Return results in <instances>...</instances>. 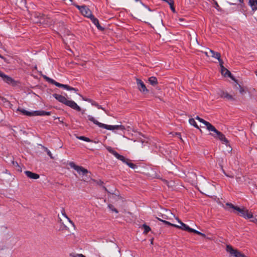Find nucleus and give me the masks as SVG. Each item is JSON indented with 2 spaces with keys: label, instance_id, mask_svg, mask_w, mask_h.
Returning <instances> with one entry per match:
<instances>
[{
  "label": "nucleus",
  "instance_id": "1a4fd4ad",
  "mask_svg": "<svg viewBox=\"0 0 257 257\" xmlns=\"http://www.w3.org/2000/svg\"><path fill=\"white\" fill-rule=\"evenodd\" d=\"M217 95L222 98H226L228 100H234L235 98L232 96V95L229 94L227 92L223 91L222 89H218L216 91Z\"/></svg>",
  "mask_w": 257,
  "mask_h": 257
},
{
  "label": "nucleus",
  "instance_id": "de8ad7c7",
  "mask_svg": "<svg viewBox=\"0 0 257 257\" xmlns=\"http://www.w3.org/2000/svg\"><path fill=\"white\" fill-rule=\"evenodd\" d=\"M135 1H136V2H140L141 4L143 6H145L146 8H147L148 9V10H149L150 11H151V9H150L149 8L147 7V6H145L143 3V2H142L141 0H135Z\"/></svg>",
  "mask_w": 257,
  "mask_h": 257
},
{
  "label": "nucleus",
  "instance_id": "c9c22d12",
  "mask_svg": "<svg viewBox=\"0 0 257 257\" xmlns=\"http://www.w3.org/2000/svg\"><path fill=\"white\" fill-rule=\"evenodd\" d=\"M187 231H188L189 232H193L194 233L197 234V232H198V231L189 227Z\"/></svg>",
  "mask_w": 257,
  "mask_h": 257
},
{
  "label": "nucleus",
  "instance_id": "aec40b11",
  "mask_svg": "<svg viewBox=\"0 0 257 257\" xmlns=\"http://www.w3.org/2000/svg\"><path fill=\"white\" fill-rule=\"evenodd\" d=\"M148 81H149L150 84H151L153 86H156L158 83V80H157V78L154 76L150 77L149 78Z\"/></svg>",
  "mask_w": 257,
  "mask_h": 257
},
{
  "label": "nucleus",
  "instance_id": "6ab92c4d",
  "mask_svg": "<svg viewBox=\"0 0 257 257\" xmlns=\"http://www.w3.org/2000/svg\"><path fill=\"white\" fill-rule=\"evenodd\" d=\"M179 223L180 224V225H178L175 224V225H174V227H176L177 228L181 229L183 230H185V231L188 230L189 226L187 225L184 223L181 220H179Z\"/></svg>",
  "mask_w": 257,
  "mask_h": 257
},
{
  "label": "nucleus",
  "instance_id": "6e6d98bb",
  "mask_svg": "<svg viewBox=\"0 0 257 257\" xmlns=\"http://www.w3.org/2000/svg\"><path fill=\"white\" fill-rule=\"evenodd\" d=\"M236 179L237 182H239V181H241V178L240 177H236Z\"/></svg>",
  "mask_w": 257,
  "mask_h": 257
},
{
  "label": "nucleus",
  "instance_id": "603ef678",
  "mask_svg": "<svg viewBox=\"0 0 257 257\" xmlns=\"http://www.w3.org/2000/svg\"><path fill=\"white\" fill-rule=\"evenodd\" d=\"M171 10L172 11L173 13L175 12V8L174 7V5L170 6Z\"/></svg>",
  "mask_w": 257,
  "mask_h": 257
},
{
  "label": "nucleus",
  "instance_id": "f3484780",
  "mask_svg": "<svg viewBox=\"0 0 257 257\" xmlns=\"http://www.w3.org/2000/svg\"><path fill=\"white\" fill-rule=\"evenodd\" d=\"M53 96L56 99H57L58 101L63 103V104H65V102L66 101H67V98L62 95H60V94H53Z\"/></svg>",
  "mask_w": 257,
  "mask_h": 257
},
{
  "label": "nucleus",
  "instance_id": "6e6552de",
  "mask_svg": "<svg viewBox=\"0 0 257 257\" xmlns=\"http://www.w3.org/2000/svg\"><path fill=\"white\" fill-rule=\"evenodd\" d=\"M236 209V211H237L240 213V215L245 219H250L253 218L252 213L251 212H249L248 210H247L245 207H243L242 208L238 207Z\"/></svg>",
  "mask_w": 257,
  "mask_h": 257
},
{
  "label": "nucleus",
  "instance_id": "f704fd0d",
  "mask_svg": "<svg viewBox=\"0 0 257 257\" xmlns=\"http://www.w3.org/2000/svg\"><path fill=\"white\" fill-rule=\"evenodd\" d=\"M44 150L46 152L47 155L52 159H53L54 158L52 156V153L51 152L48 150V149L46 147H44Z\"/></svg>",
  "mask_w": 257,
  "mask_h": 257
},
{
  "label": "nucleus",
  "instance_id": "cd10ccee",
  "mask_svg": "<svg viewBox=\"0 0 257 257\" xmlns=\"http://www.w3.org/2000/svg\"><path fill=\"white\" fill-rule=\"evenodd\" d=\"M142 228L144 229V233L145 234L148 233L151 230V228L146 224L142 225Z\"/></svg>",
  "mask_w": 257,
  "mask_h": 257
},
{
  "label": "nucleus",
  "instance_id": "052dcab7",
  "mask_svg": "<svg viewBox=\"0 0 257 257\" xmlns=\"http://www.w3.org/2000/svg\"><path fill=\"white\" fill-rule=\"evenodd\" d=\"M102 188L105 191L108 192L107 188L105 186H103Z\"/></svg>",
  "mask_w": 257,
  "mask_h": 257
},
{
  "label": "nucleus",
  "instance_id": "f257e3e1",
  "mask_svg": "<svg viewBox=\"0 0 257 257\" xmlns=\"http://www.w3.org/2000/svg\"><path fill=\"white\" fill-rule=\"evenodd\" d=\"M69 165L71 168L76 170L79 174L82 175L83 177L82 180L83 181L86 182H88L90 181H92L93 182H96V180L91 178L90 176V175L91 174V172L86 169L83 168L82 166L76 165L73 162H70Z\"/></svg>",
  "mask_w": 257,
  "mask_h": 257
},
{
  "label": "nucleus",
  "instance_id": "9b49d317",
  "mask_svg": "<svg viewBox=\"0 0 257 257\" xmlns=\"http://www.w3.org/2000/svg\"><path fill=\"white\" fill-rule=\"evenodd\" d=\"M137 84L138 85V89L143 93H147L149 91L146 88L144 83L140 79H136Z\"/></svg>",
  "mask_w": 257,
  "mask_h": 257
},
{
  "label": "nucleus",
  "instance_id": "2f4dec72",
  "mask_svg": "<svg viewBox=\"0 0 257 257\" xmlns=\"http://www.w3.org/2000/svg\"><path fill=\"white\" fill-rule=\"evenodd\" d=\"M220 68H221V70H220V72H221V73L222 75H223L224 76H226V75L227 74H226V72L227 71V70H228L226 68H225L224 66H220Z\"/></svg>",
  "mask_w": 257,
  "mask_h": 257
},
{
  "label": "nucleus",
  "instance_id": "864d4df0",
  "mask_svg": "<svg viewBox=\"0 0 257 257\" xmlns=\"http://www.w3.org/2000/svg\"><path fill=\"white\" fill-rule=\"evenodd\" d=\"M252 219L251 220V221L255 223H257V219L255 218H252Z\"/></svg>",
  "mask_w": 257,
  "mask_h": 257
},
{
  "label": "nucleus",
  "instance_id": "ddd939ff",
  "mask_svg": "<svg viewBox=\"0 0 257 257\" xmlns=\"http://www.w3.org/2000/svg\"><path fill=\"white\" fill-rule=\"evenodd\" d=\"M0 77L6 82L8 84H12L14 82L13 78L6 74L0 70Z\"/></svg>",
  "mask_w": 257,
  "mask_h": 257
},
{
  "label": "nucleus",
  "instance_id": "f8f14e48",
  "mask_svg": "<svg viewBox=\"0 0 257 257\" xmlns=\"http://www.w3.org/2000/svg\"><path fill=\"white\" fill-rule=\"evenodd\" d=\"M65 104L78 111H80L81 110L80 107H79L74 101L69 100L67 99V101H66Z\"/></svg>",
  "mask_w": 257,
  "mask_h": 257
},
{
  "label": "nucleus",
  "instance_id": "58836bf2",
  "mask_svg": "<svg viewBox=\"0 0 257 257\" xmlns=\"http://www.w3.org/2000/svg\"><path fill=\"white\" fill-rule=\"evenodd\" d=\"M164 1L167 2L170 6L174 5V1L173 0H163Z\"/></svg>",
  "mask_w": 257,
  "mask_h": 257
},
{
  "label": "nucleus",
  "instance_id": "473e14b6",
  "mask_svg": "<svg viewBox=\"0 0 257 257\" xmlns=\"http://www.w3.org/2000/svg\"><path fill=\"white\" fill-rule=\"evenodd\" d=\"M226 206L228 207V208L233 209L235 210H237L236 208H238V207H237L236 206H234L233 204H232L231 203H226Z\"/></svg>",
  "mask_w": 257,
  "mask_h": 257
},
{
  "label": "nucleus",
  "instance_id": "37998d69",
  "mask_svg": "<svg viewBox=\"0 0 257 257\" xmlns=\"http://www.w3.org/2000/svg\"><path fill=\"white\" fill-rule=\"evenodd\" d=\"M84 6H80L78 5H76V7L80 11V12H81V10H83V8H84Z\"/></svg>",
  "mask_w": 257,
  "mask_h": 257
},
{
  "label": "nucleus",
  "instance_id": "774afa93",
  "mask_svg": "<svg viewBox=\"0 0 257 257\" xmlns=\"http://www.w3.org/2000/svg\"><path fill=\"white\" fill-rule=\"evenodd\" d=\"M179 20L180 21H183V19H180Z\"/></svg>",
  "mask_w": 257,
  "mask_h": 257
},
{
  "label": "nucleus",
  "instance_id": "a19ab883",
  "mask_svg": "<svg viewBox=\"0 0 257 257\" xmlns=\"http://www.w3.org/2000/svg\"><path fill=\"white\" fill-rule=\"evenodd\" d=\"M219 62V65L220 66H223V61H222V60L220 58V57H219V58H217V59Z\"/></svg>",
  "mask_w": 257,
  "mask_h": 257
},
{
  "label": "nucleus",
  "instance_id": "f03ea898",
  "mask_svg": "<svg viewBox=\"0 0 257 257\" xmlns=\"http://www.w3.org/2000/svg\"><path fill=\"white\" fill-rule=\"evenodd\" d=\"M88 118L90 121L93 122L94 124L98 125L99 127L104 128L108 130L114 131L115 130H120L121 131H124L125 129L124 126L122 125H111L99 122L96 119H95L93 116L90 115L88 116Z\"/></svg>",
  "mask_w": 257,
  "mask_h": 257
},
{
  "label": "nucleus",
  "instance_id": "20e7f679",
  "mask_svg": "<svg viewBox=\"0 0 257 257\" xmlns=\"http://www.w3.org/2000/svg\"><path fill=\"white\" fill-rule=\"evenodd\" d=\"M209 131L214 132L215 134H213L212 133H210V135H211L215 139H219L220 141L222 142L223 143H224L226 145H227L229 143L228 141L225 138V136L220 132L218 131L216 128L213 125L212 128L209 130Z\"/></svg>",
  "mask_w": 257,
  "mask_h": 257
},
{
  "label": "nucleus",
  "instance_id": "09e8293b",
  "mask_svg": "<svg viewBox=\"0 0 257 257\" xmlns=\"http://www.w3.org/2000/svg\"><path fill=\"white\" fill-rule=\"evenodd\" d=\"M91 104L93 106L97 107V106H98V104L96 102L93 100V101L91 103Z\"/></svg>",
  "mask_w": 257,
  "mask_h": 257
},
{
  "label": "nucleus",
  "instance_id": "a878e982",
  "mask_svg": "<svg viewBox=\"0 0 257 257\" xmlns=\"http://www.w3.org/2000/svg\"><path fill=\"white\" fill-rule=\"evenodd\" d=\"M226 74H227L226 75L231 78L233 81H234L236 84L238 83L237 80L235 78V77L232 75L231 72L229 70H227Z\"/></svg>",
  "mask_w": 257,
  "mask_h": 257
},
{
  "label": "nucleus",
  "instance_id": "7ed1b4c3",
  "mask_svg": "<svg viewBox=\"0 0 257 257\" xmlns=\"http://www.w3.org/2000/svg\"><path fill=\"white\" fill-rule=\"evenodd\" d=\"M43 77L47 82H48L52 84H54L58 87L63 88L64 89H67V90H73V91H75V92L78 91V89H77L75 88L71 87L66 84H63L58 83V82H56V81H55L54 79H51V78L47 77L46 75L43 76Z\"/></svg>",
  "mask_w": 257,
  "mask_h": 257
},
{
  "label": "nucleus",
  "instance_id": "4be33fe9",
  "mask_svg": "<svg viewBox=\"0 0 257 257\" xmlns=\"http://www.w3.org/2000/svg\"><path fill=\"white\" fill-rule=\"evenodd\" d=\"M124 163L126 164L132 169H135L137 168V166L131 162V161L128 159H126V161H124Z\"/></svg>",
  "mask_w": 257,
  "mask_h": 257
},
{
  "label": "nucleus",
  "instance_id": "bf43d9fd",
  "mask_svg": "<svg viewBox=\"0 0 257 257\" xmlns=\"http://www.w3.org/2000/svg\"><path fill=\"white\" fill-rule=\"evenodd\" d=\"M204 53L205 54V55L207 56V57H209V55H208V52H204Z\"/></svg>",
  "mask_w": 257,
  "mask_h": 257
},
{
  "label": "nucleus",
  "instance_id": "8fccbe9b",
  "mask_svg": "<svg viewBox=\"0 0 257 257\" xmlns=\"http://www.w3.org/2000/svg\"><path fill=\"white\" fill-rule=\"evenodd\" d=\"M62 215L65 217V218H67L68 216L67 215H66V214L65 213V210L64 209H63V210L62 211Z\"/></svg>",
  "mask_w": 257,
  "mask_h": 257
},
{
  "label": "nucleus",
  "instance_id": "680f3d73",
  "mask_svg": "<svg viewBox=\"0 0 257 257\" xmlns=\"http://www.w3.org/2000/svg\"><path fill=\"white\" fill-rule=\"evenodd\" d=\"M238 1L239 2V3H240L241 4H242L243 3V0H238Z\"/></svg>",
  "mask_w": 257,
  "mask_h": 257
},
{
  "label": "nucleus",
  "instance_id": "a18cd8bd",
  "mask_svg": "<svg viewBox=\"0 0 257 257\" xmlns=\"http://www.w3.org/2000/svg\"><path fill=\"white\" fill-rule=\"evenodd\" d=\"M197 234L198 235H201V236L203 237H206V235L204 233H203L201 232H199V231H198V232H197Z\"/></svg>",
  "mask_w": 257,
  "mask_h": 257
},
{
  "label": "nucleus",
  "instance_id": "338daca9",
  "mask_svg": "<svg viewBox=\"0 0 257 257\" xmlns=\"http://www.w3.org/2000/svg\"><path fill=\"white\" fill-rule=\"evenodd\" d=\"M198 129L199 130V131H200V132H201V133H202V130H201V129H200V128H198Z\"/></svg>",
  "mask_w": 257,
  "mask_h": 257
},
{
  "label": "nucleus",
  "instance_id": "c03bdc74",
  "mask_svg": "<svg viewBox=\"0 0 257 257\" xmlns=\"http://www.w3.org/2000/svg\"><path fill=\"white\" fill-rule=\"evenodd\" d=\"M95 182L96 183L99 185H102V184H103V182L102 181H101V180H96V182Z\"/></svg>",
  "mask_w": 257,
  "mask_h": 257
},
{
  "label": "nucleus",
  "instance_id": "39448f33",
  "mask_svg": "<svg viewBox=\"0 0 257 257\" xmlns=\"http://www.w3.org/2000/svg\"><path fill=\"white\" fill-rule=\"evenodd\" d=\"M175 215L169 210H165L163 212L158 213L156 218L159 221L163 222L165 220H170L172 219V217Z\"/></svg>",
  "mask_w": 257,
  "mask_h": 257
},
{
  "label": "nucleus",
  "instance_id": "0eeeda50",
  "mask_svg": "<svg viewBox=\"0 0 257 257\" xmlns=\"http://www.w3.org/2000/svg\"><path fill=\"white\" fill-rule=\"evenodd\" d=\"M226 250L230 256L235 257H248L237 249H234L230 245H227Z\"/></svg>",
  "mask_w": 257,
  "mask_h": 257
},
{
  "label": "nucleus",
  "instance_id": "7c9ffc66",
  "mask_svg": "<svg viewBox=\"0 0 257 257\" xmlns=\"http://www.w3.org/2000/svg\"><path fill=\"white\" fill-rule=\"evenodd\" d=\"M32 116L42 115V110H36L31 112Z\"/></svg>",
  "mask_w": 257,
  "mask_h": 257
},
{
  "label": "nucleus",
  "instance_id": "ea45409f",
  "mask_svg": "<svg viewBox=\"0 0 257 257\" xmlns=\"http://www.w3.org/2000/svg\"><path fill=\"white\" fill-rule=\"evenodd\" d=\"M42 115H50L51 114V112L42 110Z\"/></svg>",
  "mask_w": 257,
  "mask_h": 257
},
{
  "label": "nucleus",
  "instance_id": "0e129e2a",
  "mask_svg": "<svg viewBox=\"0 0 257 257\" xmlns=\"http://www.w3.org/2000/svg\"><path fill=\"white\" fill-rule=\"evenodd\" d=\"M0 58H2V59H4V57L1 54H0Z\"/></svg>",
  "mask_w": 257,
  "mask_h": 257
},
{
  "label": "nucleus",
  "instance_id": "dca6fc26",
  "mask_svg": "<svg viewBox=\"0 0 257 257\" xmlns=\"http://www.w3.org/2000/svg\"><path fill=\"white\" fill-rule=\"evenodd\" d=\"M195 119L199 121L200 122L203 123L206 126V128L209 131V130L212 128V125L209 122L204 120L203 118H200L199 116H197L195 117Z\"/></svg>",
  "mask_w": 257,
  "mask_h": 257
},
{
  "label": "nucleus",
  "instance_id": "4c0bfd02",
  "mask_svg": "<svg viewBox=\"0 0 257 257\" xmlns=\"http://www.w3.org/2000/svg\"><path fill=\"white\" fill-rule=\"evenodd\" d=\"M163 222L166 225H168L172 226L173 227H174V225H175V224L171 223V222L167 221V220H165V221H163Z\"/></svg>",
  "mask_w": 257,
  "mask_h": 257
},
{
  "label": "nucleus",
  "instance_id": "3c124183",
  "mask_svg": "<svg viewBox=\"0 0 257 257\" xmlns=\"http://www.w3.org/2000/svg\"><path fill=\"white\" fill-rule=\"evenodd\" d=\"M66 218L68 219V220L69 221V222L70 223H71L74 227H75V224H74V223L73 222V221H72V220H71V219H70L68 217L67 218Z\"/></svg>",
  "mask_w": 257,
  "mask_h": 257
},
{
  "label": "nucleus",
  "instance_id": "9d476101",
  "mask_svg": "<svg viewBox=\"0 0 257 257\" xmlns=\"http://www.w3.org/2000/svg\"><path fill=\"white\" fill-rule=\"evenodd\" d=\"M106 149L109 153L113 155L117 159L121 161L123 163H124V161H126V158H125L123 156L119 155L115 151H114L111 147H108L106 148Z\"/></svg>",
  "mask_w": 257,
  "mask_h": 257
},
{
  "label": "nucleus",
  "instance_id": "e433bc0d",
  "mask_svg": "<svg viewBox=\"0 0 257 257\" xmlns=\"http://www.w3.org/2000/svg\"><path fill=\"white\" fill-rule=\"evenodd\" d=\"M70 255L73 256V257H84V255L83 254H79V253L70 254Z\"/></svg>",
  "mask_w": 257,
  "mask_h": 257
},
{
  "label": "nucleus",
  "instance_id": "5fc2aeb1",
  "mask_svg": "<svg viewBox=\"0 0 257 257\" xmlns=\"http://www.w3.org/2000/svg\"><path fill=\"white\" fill-rule=\"evenodd\" d=\"M5 62H6L7 63L9 64L10 63V62L8 59H7L6 58L4 57V59H3Z\"/></svg>",
  "mask_w": 257,
  "mask_h": 257
},
{
  "label": "nucleus",
  "instance_id": "393cba45",
  "mask_svg": "<svg viewBox=\"0 0 257 257\" xmlns=\"http://www.w3.org/2000/svg\"><path fill=\"white\" fill-rule=\"evenodd\" d=\"M17 111H20L22 112L24 115L31 116L32 114L30 111H28L24 109L21 108L20 107H19L17 109Z\"/></svg>",
  "mask_w": 257,
  "mask_h": 257
},
{
  "label": "nucleus",
  "instance_id": "13d9d810",
  "mask_svg": "<svg viewBox=\"0 0 257 257\" xmlns=\"http://www.w3.org/2000/svg\"><path fill=\"white\" fill-rule=\"evenodd\" d=\"M13 164H14V165H16V166H18V167H19V168H20V166H19V164H18V163L17 162H13Z\"/></svg>",
  "mask_w": 257,
  "mask_h": 257
},
{
  "label": "nucleus",
  "instance_id": "bb28decb",
  "mask_svg": "<svg viewBox=\"0 0 257 257\" xmlns=\"http://www.w3.org/2000/svg\"><path fill=\"white\" fill-rule=\"evenodd\" d=\"M189 122L191 125H193L195 127L197 128H199V126H198L196 121H195L194 118H190L189 119Z\"/></svg>",
  "mask_w": 257,
  "mask_h": 257
},
{
  "label": "nucleus",
  "instance_id": "5701e85b",
  "mask_svg": "<svg viewBox=\"0 0 257 257\" xmlns=\"http://www.w3.org/2000/svg\"><path fill=\"white\" fill-rule=\"evenodd\" d=\"M209 52L211 53V56L216 59L219 58L221 57V55L219 53L214 51L211 49H209Z\"/></svg>",
  "mask_w": 257,
  "mask_h": 257
},
{
  "label": "nucleus",
  "instance_id": "69168bd1",
  "mask_svg": "<svg viewBox=\"0 0 257 257\" xmlns=\"http://www.w3.org/2000/svg\"><path fill=\"white\" fill-rule=\"evenodd\" d=\"M175 218H176V219L178 221V222H179V220H180L179 219V218H178V217H176Z\"/></svg>",
  "mask_w": 257,
  "mask_h": 257
},
{
  "label": "nucleus",
  "instance_id": "79ce46f5",
  "mask_svg": "<svg viewBox=\"0 0 257 257\" xmlns=\"http://www.w3.org/2000/svg\"><path fill=\"white\" fill-rule=\"evenodd\" d=\"M82 97V99L83 100H85V101H88L90 103H92V102L93 101V100L91 99H89V98H84L83 97H82L81 95H80Z\"/></svg>",
  "mask_w": 257,
  "mask_h": 257
},
{
  "label": "nucleus",
  "instance_id": "a211bd4d",
  "mask_svg": "<svg viewBox=\"0 0 257 257\" xmlns=\"http://www.w3.org/2000/svg\"><path fill=\"white\" fill-rule=\"evenodd\" d=\"M90 19L92 22L96 26V27L98 30L102 31L104 29V28L102 27L100 25L98 20L97 18H95L93 15Z\"/></svg>",
  "mask_w": 257,
  "mask_h": 257
},
{
  "label": "nucleus",
  "instance_id": "2eb2a0df",
  "mask_svg": "<svg viewBox=\"0 0 257 257\" xmlns=\"http://www.w3.org/2000/svg\"><path fill=\"white\" fill-rule=\"evenodd\" d=\"M25 174L29 178L32 179H38L40 178V175L38 174L33 173L30 171H25Z\"/></svg>",
  "mask_w": 257,
  "mask_h": 257
},
{
  "label": "nucleus",
  "instance_id": "49530a36",
  "mask_svg": "<svg viewBox=\"0 0 257 257\" xmlns=\"http://www.w3.org/2000/svg\"><path fill=\"white\" fill-rule=\"evenodd\" d=\"M97 107L98 108V109H102L103 110H104L106 113H107L106 112V110L104 108L102 107L101 105L98 104V106H97Z\"/></svg>",
  "mask_w": 257,
  "mask_h": 257
},
{
  "label": "nucleus",
  "instance_id": "423d86ee",
  "mask_svg": "<svg viewBox=\"0 0 257 257\" xmlns=\"http://www.w3.org/2000/svg\"><path fill=\"white\" fill-rule=\"evenodd\" d=\"M35 17L38 19L35 21V22L36 23H40V24L48 26L51 22L50 19L43 14L37 13L35 15Z\"/></svg>",
  "mask_w": 257,
  "mask_h": 257
},
{
  "label": "nucleus",
  "instance_id": "c85d7f7f",
  "mask_svg": "<svg viewBox=\"0 0 257 257\" xmlns=\"http://www.w3.org/2000/svg\"><path fill=\"white\" fill-rule=\"evenodd\" d=\"M77 138L79 140H82L87 142H92V141L89 138L85 137L84 136L77 137Z\"/></svg>",
  "mask_w": 257,
  "mask_h": 257
},
{
  "label": "nucleus",
  "instance_id": "b1692460",
  "mask_svg": "<svg viewBox=\"0 0 257 257\" xmlns=\"http://www.w3.org/2000/svg\"><path fill=\"white\" fill-rule=\"evenodd\" d=\"M234 87L235 89H238L239 92L241 94L243 95L244 93H245L244 89L239 84H238V83H237L234 85Z\"/></svg>",
  "mask_w": 257,
  "mask_h": 257
},
{
  "label": "nucleus",
  "instance_id": "72a5a7b5",
  "mask_svg": "<svg viewBox=\"0 0 257 257\" xmlns=\"http://www.w3.org/2000/svg\"><path fill=\"white\" fill-rule=\"evenodd\" d=\"M108 207L113 212H115V213H117L118 212V210L113 206L112 204H108Z\"/></svg>",
  "mask_w": 257,
  "mask_h": 257
},
{
  "label": "nucleus",
  "instance_id": "c756f323",
  "mask_svg": "<svg viewBox=\"0 0 257 257\" xmlns=\"http://www.w3.org/2000/svg\"><path fill=\"white\" fill-rule=\"evenodd\" d=\"M219 165H220V167H221V170H222V172L223 173V174H224L226 176H227V177H228L231 178H234V175H233V174H227V173H226L225 172L224 170V169H223V166H222V165H220V164Z\"/></svg>",
  "mask_w": 257,
  "mask_h": 257
},
{
  "label": "nucleus",
  "instance_id": "4d7b16f0",
  "mask_svg": "<svg viewBox=\"0 0 257 257\" xmlns=\"http://www.w3.org/2000/svg\"><path fill=\"white\" fill-rule=\"evenodd\" d=\"M175 135H176L178 137L180 138L181 140H182V139L181 138V134H180V133H175Z\"/></svg>",
  "mask_w": 257,
  "mask_h": 257
},
{
  "label": "nucleus",
  "instance_id": "412c9836",
  "mask_svg": "<svg viewBox=\"0 0 257 257\" xmlns=\"http://www.w3.org/2000/svg\"><path fill=\"white\" fill-rule=\"evenodd\" d=\"M248 3L252 11L257 10V0H249Z\"/></svg>",
  "mask_w": 257,
  "mask_h": 257
},
{
  "label": "nucleus",
  "instance_id": "e2e57ef3",
  "mask_svg": "<svg viewBox=\"0 0 257 257\" xmlns=\"http://www.w3.org/2000/svg\"><path fill=\"white\" fill-rule=\"evenodd\" d=\"M151 244H153V238H152V239H151Z\"/></svg>",
  "mask_w": 257,
  "mask_h": 257
},
{
  "label": "nucleus",
  "instance_id": "4468645a",
  "mask_svg": "<svg viewBox=\"0 0 257 257\" xmlns=\"http://www.w3.org/2000/svg\"><path fill=\"white\" fill-rule=\"evenodd\" d=\"M81 13L84 16L88 18H90L93 16L90 10L85 6L83 8Z\"/></svg>",
  "mask_w": 257,
  "mask_h": 257
}]
</instances>
